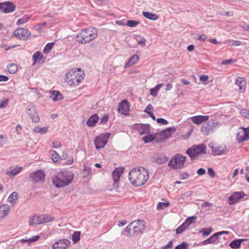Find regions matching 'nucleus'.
I'll use <instances>...</instances> for the list:
<instances>
[{"label": "nucleus", "mask_w": 249, "mask_h": 249, "mask_svg": "<svg viewBox=\"0 0 249 249\" xmlns=\"http://www.w3.org/2000/svg\"><path fill=\"white\" fill-rule=\"evenodd\" d=\"M129 180L135 186L144 184L149 178V172L143 167L132 169L129 173Z\"/></svg>", "instance_id": "1"}, {"label": "nucleus", "mask_w": 249, "mask_h": 249, "mask_svg": "<svg viewBox=\"0 0 249 249\" xmlns=\"http://www.w3.org/2000/svg\"><path fill=\"white\" fill-rule=\"evenodd\" d=\"M73 179V173L68 170H63L55 174L53 178V183L57 188H61L69 185Z\"/></svg>", "instance_id": "2"}, {"label": "nucleus", "mask_w": 249, "mask_h": 249, "mask_svg": "<svg viewBox=\"0 0 249 249\" xmlns=\"http://www.w3.org/2000/svg\"><path fill=\"white\" fill-rule=\"evenodd\" d=\"M65 81L71 87L78 85L84 79L85 73L80 68L72 69L65 74Z\"/></svg>", "instance_id": "3"}, {"label": "nucleus", "mask_w": 249, "mask_h": 249, "mask_svg": "<svg viewBox=\"0 0 249 249\" xmlns=\"http://www.w3.org/2000/svg\"><path fill=\"white\" fill-rule=\"evenodd\" d=\"M97 30L92 27L82 29L76 37V40L81 44L89 43L97 36Z\"/></svg>", "instance_id": "4"}, {"label": "nucleus", "mask_w": 249, "mask_h": 249, "mask_svg": "<svg viewBox=\"0 0 249 249\" xmlns=\"http://www.w3.org/2000/svg\"><path fill=\"white\" fill-rule=\"evenodd\" d=\"M186 153L191 159H196L198 156L206 153V147L203 144L194 145L188 149Z\"/></svg>", "instance_id": "5"}, {"label": "nucleus", "mask_w": 249, "mask_h": 249, "mask_svg": "<svg viewBox=\"0 0 249 249\" xmlns=\"http://www.w3.org/2000/svg\"><path fill=\"white\" fill-rule=\"evenodd\" d=\"M133 227V235L137 236L142 234L146 230V223L141 219H138L131 222Z\"/></svg>", "instance_id": "6"}, {"label": "nucleus", "mask_w": 249, "mask_h": 249, "mask_svg": "<svg viewBox=\"0 0 249 249\" xmlns=\"http://www.w3.org/2000/svg\"><path fill=\"white\" fill-rule=\"evenodd\" d=\"M186 160V157L180 154H177L171 160L168 165L176 169H181L184 166Z\"/></svg>", "instance_id": "7"}, {"label": "nucleus", "mask_w": 249, "mask_h": 249, "mask_svg": "<svg viewBox=\"0 0 249 249\" xmlns=\"http://www.w3.org/2000/svg\"><path fill=\"white\" fill-rule=\"evenodd\" d=\"M110 136L109 133H102L97 136L94 140V143L96 149H99L103 148L108 141V139Z\"/></svg>", "instance_id": "8"}, {"label": "nucleus", "mask_w": 249, "mask_h": 249, "mask_svg": "<svg viewBox=\"0 0 249 249\" xmlns=\"http://www.w3.org/2000/svg\"><path fill=\"white\" fill-rule=\"evenodd\" d=\"M236 139L238 143H241L249 140V127L247 128L240 127L236 134Z\"/></svg>", "instance_id": "9"}, {"label": "nucleus", "mask_w": 249, "mask_h": 249, "mask_svg": "<svg viewBox=\"0 0 249 249\" xmlns=\"http://www.w3.org/2000/svg\"><path fill=\"white\" fill-rule=\"evenodd\" d=\"M45 174L41 170H37L29 175L30 179L34 183L42 182L44 181Z\"/></svg>", "instance_id": "10"}, {"label": "nucleus", "mask_w": 249, "mask_h": 249, "mask_svg": "<svg viewBox=\"0 0 249 249\" xmlns=\"http://www.w3.org/2000/svg\"><path fill=\"white\" fill-rule=\"evenodd\" d=\"M16 5L12 2H0V11L3 13H10L15 11Z\"/></svg>", "instance_id": "11"}, {"label": "nucleus", "mask_w": 249, "mask_h": 249, "mask_svg": "<svg viewBox=\"0 0 249 249\" xmlns=\"http://www.w3.org/2000/svg\"><path fill=\"white\" fill-rule=\"evenodd\" d=\"M71 244V241L65 238L55 242L52 245L53 249H67Z\"/></svg>", "instance_id": "12"}, {"label": "nucleus", "mask_w": 249, "mask_h": 249, "mask_svg": "<svg viewBox=\"0 0 249 249\" xmlns=\"http://www.w3.org/2000/svg\"><path fill=\"white\" fill-rule=\"evenodd\" d=\"M27 113L30 115L32 122L35 123L39 122L40 119L35 106L33 105H29L27 109Z\"/></svg>", "instance_id": "13"}, {"label": "nucleus", "mask_w": 249, "mask_h": 249, "mask_svg": "<svg viewBox=\"0 0 249 249\" xmlns=\"http://www.w3.org/2000/svg\"><path fill=\"white\" fill-rule=\"evenodd\" d=\"M14 35L20 39L26 40L31 36V34L27 29L19 28L14 31Z\"/></svg>", "instance_id": "14"}, {"label": "nucleus", "mask_w": 249, "mask_h": 249, "mask_svg": "<svg viewBox=\"0 0 249 249\" xmlns=\"http://www.w3.org/2000/svg\"><path fill=\"white\" fill-rule=\"evenodd\" d=\"M129 108L128 102L126 100H123L118 105V111L121 114L128 116L129 115Z\"/></svg>", "instance_id": "15"}, {"label": "nucleus", "mask_w": 249, "mask_h": 249, "mask_svg": "<svg viewBox=\"0 0 249 249\" xmlns=\"http://www.w3.org/2000/svg\"><path fill=\"white\" fill-rule=\"evenodd\" d=\"M209 147L212 150L213 155H220L226 153V146H215L214 142H211L209 143Z\"/></svg>", "instance_id": "16"}, {"label": "nucleus", "mask_w": 249, "mask_h": 249, "mask_svg": "<svg viewBox=\"0 0 249 249\" xmlns=\"http://www.w3.org/2000/svg\"><path fill=\"white\" fill-rule=\"evenodd\" d=\"M245 196V194L243 191L234 192L229 196L228 202L230 205H233L244 197Z\"/></svg>", "instance_id": "17"}, {"label": "nucleus", "mask_w": 249, "mask_h": 249, "mask_svg": "<svg viewBox=\"0 0 249 249\" xmlns=\"http://www.w3.org/2000/svg\"><path fill=\"white\" fill-rule=\"evenodd\" d=\"M134 128L137 129L140 135L150 133V125L148 124H135Z\"/></svg>", "instance_id": "18"}, {"label": "nucleus", "mask_w": 249, "mask_h": 249, "mask_svg": "<svg viewBox=\"0 0 249 249\" xmlns=\"http://www.w3.org/2000/svg\"><path fill=\"white\" fill-rule=\"evenodd\" d=\"M176 131V128L174 127H170L161 131L159 134L162 139H167L169 138L171 134L174 133Z\"/></svg>", "instance_id": "19"}, {"label": "nucleus", "mask_w": 249, "mask_h": 249, "mask_svg": "<svg viewBox=\"0 0 249 249\" xmlns=\"http://www.w3.org/2000/svg\"><path fill=\"white\" fill-rule=\"evenodd\" d=\"M10 207L8 204H4L0 206V218L3 219L9 214Z\"/></svg>", "instance_id": "20"}, {"label": "nucleus", "mask_w": 249, "mask_h": 249, "mask_svg": "<svg viewBox=\"0 0 249 249\" xmlns=\"http://www.w3.org/2000/svg\"><path fill=\"white\" fill-rule=\"evenodd\" d=\"M209 118V116H202V115H198L192 117L191 118V121L193 122V123L197 124H200L201 123L206 121Z\"/></svg>", "instance_id": "21"}, {"label": "nucleus", "mask_w": 249, "mask_h": 249, "mask_svg": "<svg viewBox=\"0 0 249 249\" xmlns=\"http://www.w3.org/2000/svg\"><path fill=\"white\" fill-rule=\"evenodd\" d=\"M124 168H117L112 172V178L114 183H117L120 179V176L124 172Z\"/></svg>", "instance_id": "22"}, {"label": "nucleus", "mask_w": 249, "mask_h": 249, "mask_svg": "<svg viewBox=\"0 0 249 249\" xmlns=\"http://www.w3.org/2000/svg\"><path fill=\"white\" fill-rule=\"evenodd\" d=\"M236 84L239 87V91L243 92L246 89V80L242 77H238L235 81Z\"/></svg>", "instance_id": "23"}, {"label": "nucleus", "mask_w": 249, "mask_h": 249, "mask_svg": "<svg viewBox=\"0 0 249 249\" xmlns=\"http://www.w3.org/2000/svg\"><path fill=\"white\" fill-rule=\"evenodd\" d=\"M99 120V117L96 114L90 116L87 121V125L89 127L94 126Z\"/></svg>", "instance_id": "24"}, {"label": "nucleus", "mask_w": 249, "mask_h": 249, "mask_svg": "<svg viewBox=\"0 0 249 249\" xmlns=\"http://www.w3.org/2000/svg\"><path fill=\"white\" fill-rule=\"evenodd\" d=\"M50 98L53 101H60L63 99V96L58 91L53 90L50 92Z\"/></svg>", "instance_id": "25"}, {"label": "nucleus", "mask_w": 249, "mask_h": 249, "mask_svg": "<svg viewBox=\"0 0 249 249\" xmlns=\"http://www.w3.org/2000/svg\"><path fill=\"white\" fill-rule=\"evenodd\" d=\"M247 239H235L232 241L229 245L230 247L233 249H237L240 247L241 244L247 241Z\"/></svg>", "instance_id": "26"}, {"label": "nucleus", "mask_w": 249, "mask_h": 249, "mask_svg": "<svg viewBox=\"0 0 249 249\" xmlns=\"http://www.w3.org/2000/svg\"><path fill=\"white\" fill-rule=\"evenodd\" d=\"M139 58L138 55H133L125 64L124 67V68L130 67L132 65L136 64L139 61Z\"/></svg>", "instance_id": "27"}, {"label": "nucleus", "mask_w": 249, "mask_h": 249, "mask_svg": "<svg viewBox=\"0 0 249 249\" xmlns=\"http://www.w3.org/2000/svg\"><path fill=\"white\" fill-rule=\"evenodd\" d=\"M40 215H34L30 217L29 225H39L41 224Z\"/></svg>", "instance_id": "28"}, {"label": "nucleus", "mask_w": 249, "mask_h": 249, "mask_svg": "<svg viewBox=\"0 0 249 249\" xmlns=\"http://www.w3.org/2000/svg\"><path fill=\"white\" fill-rule=\"evenodd\" d=\"M142 14L145 18L152 20H156L159 18L157 15L151 12L143 11Z\"/></svg>", "instance_id": "29"}, {"label": "nucleus", "mask_w": 249, "mask_h": 249, "mask_svg": "<svg viewBox=\"0 0 249 249\" xmlns=\"http://www.w3.org/2000/svg\"><path fill=\"white\" fill-rule=\"evenodd\" d=\"M32 58L34 60L33 65H35L37 61H40L43 59V55L40 52L37 51L33 54Z\"/></svg>", "instance_id": "30"}, {"label": "nucleus", "mask_w": 249, "mask_h": 249, "mask_svg": "<svg viewBox=\"0 0 249 249\" xmlns=\"http://www.w3.org/2000/svg\"><path fill=\"white\" fill-rule=\"evenodd\" d=\"M163 86V84H158L155 88L151 89L150 90V94L153 96H156L158 94V92Z\"/></svg>", "instance_id": "31"}, {"label": "nucleus", "mask_w": 249, "mask_h": 249, "mask_svg": "<svg viewBox=\"0 0 249 249\" xmlns=\"http://www.w3.org/2000/svg\"><path fill=\"white\" fill-rule=\"evenodd\" d=\"M41 224L53 221L54 218L50 215L43 214L40 215Z\"/></svg>", "instance_id": "32"}, {"label": "nucleus", "mask_w": 249, "mask_h": 249, "mask_svg": "<svg viewBox=\"0 0 249 249\" xmlns=\"http://www.w3.org/2000/svg\"><path fill=\"white\" fill-rule=\"evenodd\" d=\"M218 239V237H217L216 234H213L212 236H211L208 239L204 240L203 242L201 243L202 245H207L209 244H212L215 243L216 240Z\"/></svg>", "instance_id": "33"}, {"label": "nucleus", "mask_w": 249, "mask_h": 249, "mask_svg": "<svg viewBox=\"0 0 249 249\" xmlns=\"http://www.w3.org/2000/svg\"><path fill=\"white\" fill-rule=\"evenodd\" d=\"M133 229L132 225H131V223L125 228L124 231L122 232V234H124L125 236L128 237L131 236L133 235V232L131 233V230Z\"/></svg>", "instance_id": "34"}, {"label": "nucleus", "mask_w": 249, "mask_h": 249, "mask_svg": "<svg viewBox=\"0 0 249 249\" xmlns=\"http://www.w3.org/2000/svg\"><path fill=\"white\" fill-rule=\"evenodd\" d=\"M31 18L30 16L25 15L20 18H19L17 21L18 25H23L27 23Z\"/></svg>", "instance_id": "35"}, {"label": "nucleus", "mask_w": 249, "mask_h": 249, "mask_svg": "<svg viewBox=\"0 0 249 249\" xmlns=\"http://www.w3.org/2000/svg\"><path fill=\"white\" fill-rule=\"evenodd\" d=\"M33 130L35 132L40 133L41 134H44L47 133V132L48 131V127L47 126L40 127L38 126H37L34 127Z\"/></svg>", "instance_id": "36"}, {"label": "nucleus", "mask_w": 249, "mask_h": 249, "mask_svg": "<svg viewBox=\"0 0 249 249\" xmlns=\"http://www.w3.org/2000/svg\"><path fill=\"white\" fill-rule=\"evenodd\" d=\"M7 70L9 73L14 74L18 71V66L15 63H11L7 66Z\"/></svg>", "instance_id": "37"}, {"label": "nucleus", "mask_w": 249, "mask_h": 249, "mask_svg": "<svg viewBox=\"0 0 249 249\" xmlns=\"http://www.w3.org/2000/svg\"><path fill=\"white\" fill-rule=\"evenodd\" d=\"M18 194L17 192H14L12 193L8 197V201L9 202H11L13 204H15L16 200L18 199Z\"/></svg>", "instance_id": "38"}, {"label": "nucleus", "mask_w": 249, "mask_h": 249, "mask_svg": "<svg viewBox=\"0 0 249 249\" xmlns=\"http://www.w3.org/2000/svg\"><path fill=\"white\" fill-rule=\"evenodd\" d=\"M211 129L212 125L209 124H204L202 126L201 130L203 134H204L206 135H207L209 134V131L211 130Z\"/></svg>", "instance_id": "39"}, {"label": "nucleus", "mask_w": 249, "mask_h": 249, "mask_svg": "<svg viewBox=\"0 0 249 249\" xmlns=\"http://www.w3.org/2000/svg\"><path fill=\"white\" fill-rule=\"evenodd\" d=\"M196 217L195 216H191L187 218L185 221L183 222V224L186 226V227L188 228L189 226L192 223L195 222V220Z\"/></svg>", "instance_id": "40"}, {"label": "nucleus", "mask_w": 249, "mask_h": 249, "mask_svg": "<svg viewBox=\"0 0 249 249\" xmlns=\"http://www.w3.org/2000/svg\"><path fill=\"white\" fill-rule=\"evenodd\" d=\"M22 168L21 166L15 168H11L8 171V174H9L10 175H12L13 176H16L20 172Z\"/></svg>", "instance_id": "41"}, {"label": "nucleus", "mask_w": 249, "mask_h": 249, "mask_svg": "<svg viewBox=\"0 0 249 249\" xmlns=\"http://www.w3.org/2000/svg\"><path fill=\"white\" fill-rule=\"evenodd\" d=\"M224 43L228 45L239 46L241 44V41L233 39H227L225 41Z\"/></svg>", "instance_id": "42"}, {"label": "nucleus", "mask_w": 249, "mask_h": 249, "mask_svg": "<svg viewBox=\"0 0 249 249\" xmlns=\"http://www.w3.org/2000/svg\"><path fill=\"white\" fill-rule=\"evenodd\" d=\"M166 157L162 154L159 155L156 158V162L158 164H162L166 161Z\"/></svg>", "instance_id": "43"}, {"label": "nucleus", "mask_w": 249, "mask_h": 249, "mask_svg": "<svg viewBox=\"0 0 249 249\" xmlns=\"http://www.w3.org/2000/svg\"><path fill=\"white\" fill-rule=\"evenodd\" d=\"M212 231V228L208 227L207 228H202L199 231V232L203 234V236H207L210 234Z\"/></svg>", "instance_id": "44"}, {"label": "nucleus", "mask_w": 249, "mask_h": 249, "mask_svg": "<svg viewBox=\"0 0 249 249\" xmlns=\"http://www.w3.org/2000/svg\"><path fill=\"white\" fill-rule=\"evenodd\" d=\"M50 155L52 157V159L54 162H57L60 159V156L55 151L52 150L50 152Z\"/></svg>", "instance_id": "45"}, {"label": "nucleus", "mask_w": 249, "mask_h": 249, "mask_svg": "<svg viewBox=\"0 0 249 249\" xmlns=\"http://www.w3.org/2000/svg\"><path fill=\"white\" fill-rule=\"evenodd\" d=\"M54 44L53 42L47 44L43 49V53H48L50 52L51 50L53 49Z\"/></svg>", "instance_id": "46"}, {"label": "nucleus", "mask_w": 249, "mask_h": 249, "mask_svg": "<svg viewBox=\"0 0 249 249\" xmlns=\"http://www.w3.org/2000/svg\"><path fill=\"white\" fill-rule=\"evenodd\" d=\"M170 205L169 202H159L157 206L158 210H161L168 207Z\"/></svg>", "instance_id": "47"}, {"label": "nucleus", "mask_w": 249, "mask_h": 249, "mask_svg": "<svg viewBox=\"0 0 249 249\" xmlns=\"http://www.w3.org/2000/svg\"><path fill=\"white\" fill-rule=\"evenodd\" d=\"M80 232L74 231L72 235V240L74 243H77L80 240Z\"/></svg>", "instance_id": "48"}, {"label": "nucleus", "mask_w": 249, "mask_h": 249, "mask_svg": "<svg viewBox=\"0 0 249 249\" xmlns=\"http://www.w3.org/2000/svg\"><path fill=\"white\" fill-rule=\"evenodd\" d=\"M187 229H188V228L186 227V226L183 223L180 226H179L176 229V233L177 234L181 233L185 231H186Z\"/></svg>", "instance_id": "49"}, {"label": "nucleus", "mask_w": 249, "mask_h": 249, "mask_svg": "<svg viewBox=\"0 0 249 249\" xmlns=\"http://www.w3.org/2000/svg\"><path fill=\"white\" fill-rule=\"evenodd\" d=\"M143 141L145 143H148L154 140V137L151 134L145 136L142 138Z\"/></svg>", "instance_id": "50"}, {"label": "nucleus", "mask_w": 249, "mask_h": 249, "mask_svg": "<svg viewBox=\"0 0 249 249\" xmlns=\"http://www.w3.org/2000/svg\"><path fill=\"white\" fill-rule=\"evenodd\" d=\"M188 247V244L187 242H183L178 245L175 249H187Z\"/></svg>", "instance_id": "51"}, {"label": "nucleus", "mask_w": 249, "mask_h": 249, "mask_svg": "<svg viewBox=\"0 0 249 249\" xmlns=\"http://www.w3.org/2000/svg\"><path fill=\"white\" fill-rule=\"evenodd\" d=\"M138 24V22L135 20H128L126 25L130 27H135Z\"/></svg>", "instance_id": "52"}, {"label": "nucleus", "mask_w": 249, "mask_h": 249, "mask_svg": "<svg viewBox=\"0 0 249 249\" xmlns=\"http://www.w3.org/2000/svg\"><path fill=\"white\" fill-rule=\"evenodd\" d=\"M84 174H85L84 175L85 177L88 176L91 172V169H90V167L88 166L87 165H84Z\"/></svg>", "instance_id": "53"}, {"label": "nucleus", "mask_w": 249, "mask_h": 249, "mask_svg": "<svg viewBox=\"0 0 249 249\" xmlns=\"http://www.w3.org/2000/svg\"><path fill=\"white\" fill-rule=\"evenodd\" d=\"M240 114L242 116L249 118V111L245 109H242L240 110Z\"/></svg>", "instance_id": "54"}, {"label": "nucleus", "mask_w": 249, "mask_h": 249, "mask_svg": "<svg viewBox=\"0 0 249 249\" xmlns=\"http://www.w3.org/2000/svg\"><path fill=\"white\" fill-rule=\"evenodd\" d=\"M153 109V107L152 105L151 104H149L145 107L144 111L148 114H150V112H151V110H152Z\"/></svg>", "instance_id": "55"}, {"label": "nucleus", "mask_w": 249, "mask_h": 249, "mask_svg": "<svg viewBox=\"0 0 249 249\" xmlns=\"http://www.w3.org/2000/svg\"><path fill=\"white\" fill-rule=\"evenodd\" d=\"M208 174L211 178H214L215 176L214 171L212 168H209L208 169Z\"/></svg>", "instance_id": "56"}, {"label": "nucleus", "mask_w": 249, "mask_h": 249, "mask_svg": "<svg viewBox=\"0 0 249 249\" xmlns=\"http://www.w3.org/2000/svg\"><path fill=\"white\" fill-rule=\"evenodd\" d=\"M156 120L159 124L163 125H166L168 124V122L163 118H158Z\"/></svg>", "instance_id": "57"}, {"label": "nucleus", "mask_w": 249, "mask_h": 249, "mask_svg": "<svg viewBox=\"0 0 249 249\" xmlns=\"http://www.w3.org/2000/svg\"><path fill=\"white\" fill-rule=\"evenodd\" d=\"M62 144L61 142L59 141H55L53 142V147L54 148H58L61 147Z\"/></svg>", "instance_id": "58"}, {"label": "nucleus", "mask_w": 249, "mask_h": 249, "mask_svg": "<svg viewBox=\"0 0 249 249\" xmlns=\"http://www.w3.org/2000/svg\"><path fill=\"white\" fill-rule=\"evenodd\" d=\"M234 61V60L233 59H230L225 60L222 61V62L221 63V65H229V64H231V63H233Z\"/></svg>", "instance_id": "59"}, {"label": "nucleus", "mask_w": 249, "mask_h": 249, "mask_svg": "<svg viewBox=\"0 0 249 249\" xmlns=\"http://www.w3.org/2000/svg\"><path fill=\"white\" fill-rule=\"evenodd\" d=\"M108 115H104L103 116V117L101 119L100 123L103 124H106L108 121Z\"/></svg>", "instance_id": "60"}, {"label": "nucleus", "mask_w": 249, "mask_h": 249, "mask_svg": "<svg viewBox=\"0 0 249 249\" xmlns=\"http://www.w3.org/2000/svg\"><path fill=\"white\" fill-rule=\"evenodd\" d=\"M192 194V192L191 191H187V192H186L184 193L181 195V197L183 198H184L185 197H189L190 196H191Z\"/></svg>", "instance_id": "61"}, {"label": "nucleus", "mask_w": 249, "mask_h": 249, "mask_svg": "<svg viewBox=\"0 0 249 249\" xmlns=\"http://www.w3.org/2000/svg\"><path fill=\"white\" fill-rule=\"evenodd\" d=\"M205 173L206 170L203 168H200L197 171V174L199 176L203 175Z\"/></svg>", "instance_id": "62"}, {"label": "nucleus", "mask_w": 249, "mask_h": 249, "mask_svg": "<svg viewBox=\"0 0 249 249\" xmlns=\"http://www.w3.org/2000/svg\"><path fill=\"white\" fill-rule=\"evenodd\" d=\"M146 39L142 37L141 38V39L138 41V44L141 45L142 46H144L145 44Z\"/></svg>", "instance_id": "63"}, {"label": "nucleus", "mask_w": 249, "mask_h": 249, "mask_svg": "<svg viewBox=\"0 0 249 249\" xmlns=\"http://www.w3.org/2000/svg\"><path fill=\"white\" fill-rule=\"evenodd\" d=\"M8 100L7 99L1 101L0 102V108L5 107L7 105Z\"/></svg>", "instance_id": "64"}]
</instances>
